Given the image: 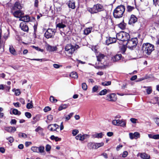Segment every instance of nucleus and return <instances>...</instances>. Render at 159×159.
<instances>
[{
	"label": "nucleus",
	"mask_w": 159,
	"mask_h": 159,
	"mask_svg": "<svg viewBox=\"0 0 159 159\" xmlns=\"http://www.w3.org/2000/svg\"><path fill=\"white\" fill-rule=\"evenodd\" d=\"M153 139H159V134H156L153 135Z\"/></svg>",
	"instance_id": "obj_62"
},
{
	"label": "nucleus",
	"mask_w": 159,
	"mask_h": 159,
	"mask_svg": "<svg viewBox=\"0 0 159 159\" xmlns=\"http://www.w3.org/2000/svg\"><path fill=\"white\" fill-rule=\"evenodd\" d=\"M125 10V7L121 5L117 6L114 10L113 15L114 17L116 18L122 17Z\"/></svg>",
	"instance_id": "obj_1"
},
{
	"label": "nucleus",
	"mask_w": 159,
	"mask_h": 159,
	"mask_svg": "<svg viewBox=\"0 0 159 159\" xmlns=\"http://www.w3.org/2000/svg\"><path fill=\"white\" fill-rule=\"evenodd\" d=\"M53 118V116L51 115H49L47 116V119L49 120H52Z\"/></svg>",
	"instance_id": "obj_60"
},
{
	"label": "nucleus",
	"mask_w": 159,
	"mask_h": 159,
	"mask_svg": "<svg viewBox=\"0 0 159 159\" xmlns=\"http://www.w3.org/2000/svg\"><path fill=\"white\" fill-rule=\"evenodd\" d=\"M6 139L8 140L10 143H12L14 141V138L11 136L6 138Z\"/></svg>",
	"instance_id": "obj_49"
},
{
	"label": "nucleus",
	"mask_w": 159,
	"mask_h": 159,
	"mask_svg": "<svg viewBox=\"0 0 159 159\" xmlns=\"http://www.w3.org/2000/svg\"><path fill=\"white\" fill-rule=\"evenodd\" d=\"M59 126L56 124L49 125L48 126V128L51 131H56L58 128Z\"/></svg>",
	"instance_id": "obj_19"
},
{
	"label": "nucleus",
	"mask_w": 159,
	"mask_h": 159,
	"mask_svg": "<svg viewBox=\"0 0 159 159\" xmlns=\"http://www.w3.org/2000/svg\"><path fill=\"white\" fill-rule=\"evenodd\" d=\"M68 106V105L66 104H61L59 107L58 110L59 111H61L62 110L66 108Z\"/></svg>",
	"instance_id": "obj_29"
},
{
	"label": "nucleus",
	"mask_w": 159,
	"mask_h": 159,
	"mask_svg": "<svg viewBox=\"0 0 159 159\" xmlns=\"http://www.w3.org/2000/svg\"><path fill=\"white\" fill-rule=\"evenodd\" d=\"M153 3L155 4L156 6H157V5L159 6V0H153Z\"/></svg>",
	"instance_id": "obj_57"
},
{
	"label": "nucleus",
	"mask_w": 159,
	"mask_h": 159,
	"mask_svg": "<svg viewBox=\"0 0 159 159\" xmlns=\"http://www.w3.org/2000/svg\"><path fill=\"white\" fill-rule=\"evenodd\" d=\"M88 136V135L87 134L82 135L81 134H80L75 137V139L77 140L83 141L86 138L87 136Z\"/></svg>",
	"instance_id": "obj_10"
},
{
	"label": "nucleus",
	"mask_w": 159,
	"mask_h": 159,
	"mask_svg": "<svg viewBox=\"0 0 159 159\" xmlns=\"http://www.w3.org/2000/svg\"><path fill=\"white\" fill-rule=\"evenodd\" d=\"M103 134L102 133H95L92 134V137L93 138H101L103 137Z\"/></svg>",
	"instance_id": "obj_24"
},
{
	"label": "nucleus",
	"mask_w": 159,
	"mask_h": 159,
	"mask_svg": "<svg viewBox=\"0 0 159 159\" xmlns=\"http://www.w3.org/2000/svg\"><path fill=\"white\" fill-rule=\"evenodd\" d=\"M128 155V152L127 151H125L123 152L122 157H126Z\"/></svg>",
	"instance_id": "obj_61"
},
{
	"label": "nucleus",
	"mask_w": 159,
	"mask_h": 159,
	"mask_svg": "<svg viewBox=\"0 0 159 159\" xmlns=\"http://www.w3.org/2000/svg\"><path fill=\"white\" fill-rule=\"evenodd\" d=\"M31 150L34 152H39L38 148L36 147H32L31 148Z\"/></svg>",
	"instance_id": "obj_43"
},
{
	"label": "nucleus",
	"mask_w": 159,
	"mask_h": 159,
	"mask_svg": "<svg viewBox=\"0 0 159 159\" xmlns=\"http://www.w3.org/2000/svg\"><path fill=\"white\" fill-rule=\"evenodd\" d=\"M70 76L73 78L77 79L78 75L77 73L75 72H72L70 74Z\"/></svg>",
	"instance_id": "obj_31"
},
{
	"label": "nucleus",
	"mask_w": 159,
	"mask_h": 159,
	"mask_svg": "<svg viewBox=\"0 0 159 159\" xmlns=\"http://www.w3.org/2000/svg\"><path fill=\"white\" fill-rule=\"evenodd\" d=\"M49 100L50 101L52 102H56L57 101V100L55 99L54 97L52 96H50Z\"/></svg>",
	"instance_id": "obj_40"
},
{
	"label": "nucleus",
	"mask_w": 159,
	"mask_h": 159,
	"mask_svg": "<svg viewBox=\"0 0 159 159\" xmlns=\"http://www.w3.org/2000/svg\"><path fill=\"white\" fill-rule=\"evenodd\" d=\"M98 87L97 85L94 86L92 89V92L93 93L96 92L98 89Z\"/></svg>",
	"instance_id": "obj_50"
},
{
	"label": "nucleus",
	"mask_w": 159,
	"mask_h": 159,
	"mask_svg": "<svg viewBox=\"0 0 159 159\" xmlns=\"http://www.w3.org/2000/svg\"><path fill=\"white\" fill-rule=\"evenodd\" d=\"M13 104L16 107H20V103L18 102H17L16 103H13Z\"/></svg>",
	"instance_id": "obj_63"
},
{
	"label": "nucleus",
	"mask_w": 159,
	"mask_h": 159,
	"mask_svg": "<svg viewBox=\"0 0 159 159\" xmlns=\"http://www.w3.org/2000/svg\"><path fill=\"white\" fill-rule=\"evenodd\" d=\"M121 57L122 56L120 54L116 55V56L112 58L111 60L112 61L114 62L118 61L120 59Z\"/></svg>",
	"instance_id": "obj_21"
},
{
	"label": "nucleus",
	"mask_w": 159,
	"mask_h": 159,
	"mask_svg": "<svg viewBox=\"0 0 159 159\" xmlns=\"http://www.w3.org/2000/svg\"><path fill=\"white\" fill-rule=\"evenodd\" d=\"M104 8L103 6L99 4H97L94 5L93 7L88 9V11L91 13H95L103 11Z\"/></svg>",
	"instance_id": "obj_5"
},
{
	"label": "nucleus",
	"mask_w": 159,
	"mask_h": 159,
	"mask_svg": "<svg viewBox=\"0 0 159 159\" xmlns=\"http://www.w3.org/2000/svg\"><path fill=\"white\" fill-rule=\"evenodd\" d=\"M66 22L65 21L61 22L57 24L56 27L59 29L64 28L66 27Z\"/></svg>",
	"instance_id": "obj_20"
},
{
	"label": "nucleus",
	"mask_w": 159,
	"mask_h": 159,
	"mask_svg": "<svg viewBox=\"0 0 159 159\" xmlns=\"http://www.w3.org/2000/svg\"><path fill=\"white\" fill-rule=\"evenodd\" d=\"M33 107L32 101H30V103L27 104L26 107L28 109H31Z\"/></svg>",
	"instance_id": "obj_37"
},
{
	"label": "nucleus",
	"mask_w": 159,
	"mask_h": 159,
	"mask_svg": "<svg viewBox=\"0 0 159 159\" xmlns=\"http://www.w3.org/2000/svg\"><path fill=\"white\" fill-rule=\"evenodd\" d=\"M43 129L40 127H38L35 130V131L37 132H39V133H40L41 132H42Z\"/></svg>",
	"instance_id": "obj_51"
},
{
	"label": "nucleus",
	"mask_w": 159,
	"mask_h": 159,
	"mask_svg": "<svg viewBox=\"0 0 159 159\" xmlns=\"http://www.w3.org/2000/svg\"><path fill=\"white\" fill-rule=\"evenodd\" d=\"M141 157L144 159H149L150 157L146 153H143L141 154Z\"/></svg>",
	"instance_id": "obj_30"
},
{
	"label": "nucleus",
	"mask_w": 159,
	"mask_h": 159,
	"mask_svg": "<svg viewBox=\"0 0 159 159\" xmlns=\"http://www.w3.org/2000/svg\"><path fill=\"white\" fill-rule=\"evenodd\" d=\"M102 84L103 86L109 85L111 84V82L110 81L105 82L102 83Z\"/></svg>",
	"instance_id": "obj_47"
},
{
	"label": "nucleus",
	"mask_w": 159,
	"mask_h": 159,
	"mask_svg": "<svg viewBox=\"0 0 159 159\" xmlns=\"http://www.w3.org/2000/svg\"><path fill=\"white\" fill-rule=\"evenodd\" d=\"M51 110V108L49 107H46L44 108L43 110L45 112H47Z\"/></svg>",
	"instance_id": "obj_54"
},
{
	"label": "nucleus",
	"mask_w": 159,
	"mask_h": 159,
	"mask_svg": "<svg viewBox=\"0 0 159 159\" xmlns=\"http://www.w3.org/2000/svg\"><path fill=\"white\" fill-rule=\"evenodd\" d=\"M126 25V24L124 22H122V23H121L120 24H119L118 25V27L120 28L122 30H124L125 28Z\"/></svg>",
	"instance_id": "obj_34"
},
{
	"label": "nucleus",
	"mask_w": 159,
	"mask_h": 159,
	"mask_svg": "<svg viewBox=\"0 0 159 159\" xmlns=\"http://www.w3.org/2000/svg\"><path fill=\"white\" fill-rule=\"evenodd\" d=\"M154 121L156 124L159 126V118H157L154 119Z\"/></svg>",
	"instance_id": "obj_59"
},
{
	"label": "nucleus",
	"mask_w": 159,
	"mask_h": 159,
	"mask_svg": "<svg viewBox=\"0 0 159 159\" xmlns=\"http://www.w3.org/2000/svg\"><path fill=\"white\" fill-rule=\"evenodd\" d=\"M1 31L0 30V50L1 52H3L4 51V46L2 43H1Z\"/></svg>",
	"instance_id": "obj_35"
},
{
	"label": "nucleus",
	"mask_w": 159,
	"mask_h": 159,
	"mask_svg": "<svg viewBox=\"0 0 159 159\" xmlns=\"http://www.w3.org/2000/svg\"><path fill=\"white\" fill-rule=\"evenodd\" d=\"M13 113L15 115H20L21 114V112L19 111L17 109H14L12 111Z\"/></svg>",
	"instance_id": "obj_38"
},
{
	"label": "nucleus",
	"mask_w": 159,
	"mask_h": 159,
	"mask_svg": "<svg viewBox=\"0 0 159 159\" xmlns=\"http://www.w3.org/2000/svg\"><path fill=\"white\" fill-rule=\"evenodd\" d=\"M79 133V131L77 129H74L72 131V133L73 136L76 135Z\"/></svg>",
	"instance_id": "obj_52"
},
{
	"label": "nucleus",
	"mask_w": 159,
	"mask_h": 159,
	"mask_svg": "<svg viewBox=\"0 0 159 159\" xmlns=\"http://www.w3.org/2000/svg\"><path fill=\"white\" fill-rule=\"evenodd\" d=\"M31 144L32 143L30 142H26L25 143V145L26 147H27Z\"/></svg>",
	"instance_id": "obj_64"
},
{
	"label": "nucleus",
	"mask_w": 159,
	"mask_h": 159,
	"mask_svg": "<svg viewBox=\"0 0 159 159\" xmlns=\"http://www.w3.org/2000/svg\"><path fill=\"white\" fill-rule=\"evenodd\" d=\"M9 50L10 53L14 55H17V53L13 47L11 46L9 47Z\"/></svg>",
	"instance_id": "obj_26"
},
{
	"label": "nucleus",
	"mask_w": 159,
	"mask_h": 159,
	"mask_svg": "<svg viewBox=\"0 0 159 159\" xmlns=\"http://www.w3.org/2000/svg\"><path fill=\"white\" fill-rule=\"evenodd\" d=\"M19 20L20 21H23L25 22H28L30 20V17L28 15L22 16L19 19Z\"/></svg>",
	"instance_id": "obj_23"
},
{
	"label": "nucleus",
	"mask_w": 159,
	"mask_h": 159,
	"mask_svg": "<svg viewBox=\"0 0 159 159\" xmlns=\"http://www.w3.org/2000/svg\"><path fill=\"white\" fill-rule=\"evenodd\" d=\"M18 136L20 138H26L27 137V135L25 133L19 132L18 134Z\"/></svg>",
	"instance_id": "obj_32"
},
{
	"label": "nucleus",
	"mask_w": 159,
	"mask_h": 159,
	"mask_svg": "<svg viewBox=\"0 0 159 159\" xmlns=\"http://www.w3.org/2000/svg\"><path fill=\"white\" fill-rule=\"evenodd\" d=\"M82 87L84 90H86L87 89V86L85 83H83L82 84Z\"/></svg>",
	"instance_id": "obj_45"
},
{
	"label": "nucleus",
	"mask_w": 159,
	"mask_h": 159,
	"mask_svg": "<svg viewBox=\"0 0 159 159\" xmlns=\"http://www.w3.org/2000/svg\"><path fill=\"white\" fill-rule=\"evenodd\" d=\"M32 47L37 51H40L41 52H43V49L39 48L38 47H36L34 46H33Z\"/></svg>",
	"instance_id": "obj_48"
},
{
	"label": "nucleus",
	"mask_w": 159,
	"mask_h": 159,
	"mask_svg": "<svg viewBox=\"0 0 159 159\" xmlns=\"http://www.w3.org/2000/svg\"><path fill=\"white\" fill-rule=\"evenodd\" d=\"M20 26L21 29L24 31H27L28 30L29 28L28 26L24 22L20 23Z\"/></svg>",
	"instance_id": "obj_12"
},
{
	"label": "nucleus",
	"mask_w": 159,
	"mask_h": 159,
	"mask_svg": "<svg viewBox=\"0 0 159 159\" xmlns=\"http://www.w3.org/2000/svg\"><path fill=\"white\" fill-rule=\"evenodd\" d=\"M154 49L153 46L149 43L143 44L142 47L143 53L145 55H149Z\"/></svg>",
	"instance_id": "obj_2"
},
{
	"label": "nucleus",
	"mask_w": 159,
	"mask_h": 159,
	"mask_svg": "<svg viewBox=\"0 0 159 159\" xmlns=\"http://www.w3.org/2000/svg\"><path fill=\"white\" fill-rule=\"evenodd\" d=\"M137 17L135 16L131 15L129 22V24H132L135 23L137 21Z\"/></svg>",
	"instance_id": "obj_13"
},
{
	"label": "nucleus",
	"mask_w": 159,
	"mask_h": 159,
	"mask_svg": "<svg viewBox=\"0 0 159 159\" xmlns=\"http://www.w3.org/2000/svg\"><path fill=\"white\" fill-rule=\"evenodd\" d=\"M20 93V92L19 89H16L15 91V94L16 96H19Z\"/></svg>",
	"instance_id": "obj_58"
},
{
	"label": "nucleus",
	"mask_w": 159,
	"mask_h": 159,
	"mask_svg": "<svg viewBox=\"0 0 159 159\" xmlns=\"http://www.w3.org/2000/svg\"><path fill=\"white\" fill-rule=\"evenodd\" d=\"M79 48V46L77 45L73 46L70 44H68L65 47V53L68 56L71 55L76 49Z\"/></svg>",
	"instance_id": "obj_3"
},
{
	"label": "nucleus",
	"mask_w": 159,
	"mask_h": 159,
	"mask_svg": "<svg viewBox=\"0 0 159 159\" xmlns=\"http://www.w3.org/2000/svg\"><path fill=\"white\" fill-rule=\"evenodd\" d=\"M55 31L54 30L52 29H48L46 32L45 33V37L48 39L51 38L55 34Z\"/></svg>",
	"instance_id": "obj_8"
},
{
	"label": "nucleus",
	"mask_w": 159,
	"mask_h": 159,
	"mask_svg": "<svg viewBox=\"0 0 159 159\" xmlns=\"http://www.w3.org/2000/svg\"><path fill=\"white\" fill-rule=\"evenodd\" d=\"M116 39L115 38L109 37L106 40V43L107 45L115 43Z\"/></svg>",
	"instance_id": "obj_11"
},
{
	"label": "nucleus",
	"mask_w": 159,
	"mask_h": 159,
	"mask_svg": "<svg viewBox=\"0 0 159 159\" xmlns=\"http://www.w3.org/2000/svg\"><path fill=\"white\" fill-rule=\"evenodd\" d=\"M119 119L114 120H112V123L113 125L116 126H118Z\"/></svg>",
	"instance_id": "obj_39"
},
{
	"label": "nucleus",
	"mask_w": 159,
	"mask_h": 159,
	"mask_svg": "<svg viewBox=\"0 0 159 159\" xmlns=\"http://www.w3.org/2000/svg\"><path fill=\"white\" fill-rule=\"evenodd\" d=\"M22 6L19 2H16L14 4L13 7V10L18 9L19 10L22 9Z\"/></svg>",
	"instance_id": "obj_15"
},
{
	"label": "nucleus",
	"mask_w": 159,
	"mask_h": 159,
	"mask_svg": "<svg viewBox=\"0 0 159 159\" xmlns=\"http://www.w3.org/2000/svg\"><path fill=\"white\" fill-rule=\"evenodd\" d=\"M25 116L28 118H30L31 117V115L30 113L29 112H26L25 113Z\"/></svg>",
	"instance_id": "obj_53"
},
{
	"label": "nucleus",
	"mask_w": 159,
	"mask_h": 159,
	"mask_svg": "<svg viewBox=\"0 0 159 159\" xmlns=\"http://www.w3.org/2000/svg\"><path fill=\"white\" fill-rule=\"evenodd\" d=\"M47 50L49 51L52 52L56 51L57 50V48L56 46H52L49 44L46 45Z\"/></svg>",
	"instance_id": "obj_16"
},
{
	"label": "nucleus",
	"mask_w": 159,
	"mask_h": 159,
	"mask_svg": "<svg viewBox=\"0 0 159 159\" xmlns=\"http://www.w3.org/2000/svg\"><path fill=\"white\" fill-rule=\"evenodd\" d=\"M126 121L124 120H119L118 126L123 127H125L126 125Z\"/></svg>",
	"instance_id": "obj_22"
},
{
	"label": "nucleus",
	"mask_w": 159,
	"mask_h": 159,
	"mask_svg": "<svg viewBox=\"0 0 159 159\" xmlns=\"http://www.w3.org/2000/svg\"><path fill=\"white\" fill-rule=\"evenodd\" d=\"M38 148V151L39 152L43 153L44 152V147L42 146H40Z\"/></svg>",
	"instance_id": "obj_41"
},
{
	"label": "nucleus",
	"mask_w": 159,
	"mask_h": 159,
	"mask_svg": "<svg viewBox=\"0 0 159 159\" xmlns=\"http://www.w3.org/2000/svg\"><path fill=\"white\" fill-rule=\"evenodd\" d=\"M4 129L7 132L11 133L14 132L16 130V129L14 127H6L4 128Z\"/></svg>",
	"instance_id": "obj_18"
},
{
	"label": "nucleus",
	"mask_w": 159,
	"mask_h": 159,
	"mask_svg": "<svg viewBox=\"0 0 159 159\" xmlns=\"http://www.w3.org/2000/svg\"><path fill=\"white\" fill-rule=\"evenodd\" d=\"M51 149V146L48 145L47 144L46 146V149L47 152H48L50 151Z\"/></svg>",
	"instance_id": "obj_55"
},
{
	"label": "nucleus",
	"mask_w": 159,
	"mask_h": 159,
	"mask_svg": "<svg viewBox=\"0 0 159 159\" xmlns=\"http://www.w3.org/2000/svg\"><path fill=\"white\" fill-rule=\"evenodd\" d=\"M88 147L90 149H94V143L92 142L88 143Z\"/></svg>",
	"instance_id": "obj_33"
},
{
	"label": "nucleus",
	"mask_w": 159,
	"mask_h": 159,
	"mask_svg": "<svg viewBox=\"0 0 159 159\" xmlns=\"http://www.w3.org/2000/svg\"><path fill=\"white\" fill-rule=\"evenodd\" d=\"M137 120L134 118H131L130 121L133 123H136L137 122Z\"/></svg>",
	"instance_id": "obj_56"
},
{
	"label": "nucleus",
	"mask_w": 159,
	"mask_h": 159,
	"mask_svg": "<svg viewBox=\"0 0 159 159\" xmlns=\"http://www.w3.org/2000/svg\"><path fill=\"white\" fill-rule=\"evenodd\" d=\"M68 6L69 8H71L72 9H74L75 8V2L72 1H69L68 3Z\"/></svg>",
	"instance_id": "obj_25"
},
{
	"label": "nucleus",
	"mask_w": 159,
	"mask_h": 159,
	"mask_svg": "<svg viewBox=\"0 0 159 159\" xmlns=\"http://www.w3.org/2000/svg\"><path fill=\"white\" fill-rule=\"evenodd\" d=\"M73 114V113H71L68 115L65 116L63 118L65 119L66 121H68L72 116Z\"/></svg>",
	"instance_id": "obj_27"
},
{
	"label": "nucleus",
	"mask_w": 159,
	"mask_h": 159,
	"mask_svg": "<svg viewBox=\"0 0 159 159\" xmlns=\"http://www.w3.org/2000/svg\"><path fill=\"white\" fill-rule=\"evenodd\" d=\"M127 11L128 12L131 11L134 9V7H132L130 6H127Z\"/></svg>",
	"instance_id": "obj_46"
},
{
	"label": "nucleus",
	"mask_w": 159,
	"mask_h": 159,
	"mask_svg": "<svg viewBox=\"0 0 159 159\" xmlns=\"http://www.w3.org/2000/svg\"><path fill=\"white\" fill-rule=\"evenodd\" d=\"M129 138L131 139H136L140 137V134L138 132H135L134 133H130L129 134Z\"/></svg>",
	"instance_id": "obj_9"
},
{
	"label": "nucleus",
	"mask_w": 159,
	"mask_h": 159,
	"mask_svg": "<svg viewBox=\"0 0 159 159\" xmlns=\"http://www.w3.org/2000/svg\"><path fill=\"white\" fill-rule=\"evenodd\" d=\"M117 96L115 93H111L107 95L106 100L111 102H115L117 100Z\"/></svg>",
	"instance_id": "obj_7"
},
{
	"label": "nucleus",
	"mask_w": 159,
	"mask_h": 159,
	"mask_svg": "<svg viewBox=\"0 0 159 159\" xmlns=\"http://www.w3.org/2000/svg\"><path fill=\"white\" fill-rule=\"evenodd\" d=\"M98 49V47L97 46H93L92 47V50L94 51L95 53H97Z\"/></svg>",
	"instance_id": "obj_42"
},
{
	"label": "nucleus",
	"mask_w": 159,
	"mask_h": 159,
	"mask_svg": "<svg viewBox=\"0 0 159 159\" xmlns=\"http://www.w3.org/2000/svg\"><path fill=\"white\" fill-rule=\"evenodd\" d=\"M126 46L130 49H133L135 47L138 43V39L137 38H134L130 40H127Z\"/></svg>",
	"instance_id": "obj_6"
},
{
	"label": "nucleus",
	"mask_w": 159,
	"mask_h": 159,
	"mask_svg": "<svg viewBox=\"0 0 159 159\" xmlns=\"http://www.w3.org/2000/svg\"><path fill=\"white\" fill-rule=\"evenodd\" d=\"M96 55L97 61H101L102 59H104V58L106 57L104 54L101 53L99 54L97 53L96 54Z\"/></svg>",
	"instance_id": "obj_17"
},
{
	"label": "nucleus",
	"mask_w": 159,
	"mask_h": 159,
	"mask_svg": "<svg viewBox=\"0 0 159 159\" xmlns=\"http://www.w3.org/2000/svg\"><path fill=\"white\" fill-rule=\"evenodd\" d=\"M92 29V27H89L86 28L84 30V34L85 35H88L91 33Z\"/></svg>",
	"instance_id": "obj_28"
},
{
	"label": "nucleus",
	"mask_w": 159,
	"mask_h": 159,
	"mask_svg": "<svg viewBox=\"0 0 159 159\" xmlns=\"http://www.w3.org/2000/svg\"><path fill=\"white\" fill-rule=\"evenodd\" d=\"M116 37L117 39L124 41H127L129 39L130 36L128 33L121 31L116 34Z\"/></svg>",
	"instance_id": "obj_4"
},
{
	"label": "nucleus",
	"mask_w": 159,
	"mask_h": 159,
	"mask_svg": "<svg viewBox=\"0 0 159 159\" xmlns=\"http://www.w3.org/2000/svg\"><path fill=\"white\" fill-rule=\"evenodd\" d=\"M14 16L16 18H20L21 17V16L23 15V13L21 11L19 10L16 11L13 13Z\"/></svg>",
	"instance_id": "obj_14"
},
{
	"label": "nucleus",
	"mask_w": 159,
	"mask_h": 159,
	"mask_svg": "<svg viewBox=\"0 0 159 159\" xmlns=\"http://www.w3.org/2000/svg\"><path fill=\"white\" fill-rule=\"evenodd\" d=\"M107 91L106 89H104L100 92L99 95H105L107 93Z\"/></svg>",
	"instance_id": "obj_44"
},
{
	"label": "nucleus",
	"mask_w": 159,
	"mask_h": 159,
	"mask_svg": "<svg viewBox=\"0 0 159 159\" xmlns=\"http://www.w3.org/2000/svg\"><path fill=\"white\" fill-rule=\"evenodd\" d=\"M143 88H147L146 89V91H147V93L148 94H150L152 93V88L151 87H146L145 86H144Z\"/></svg>",
	"instance_id": "obj_36"
}]
</instances>
